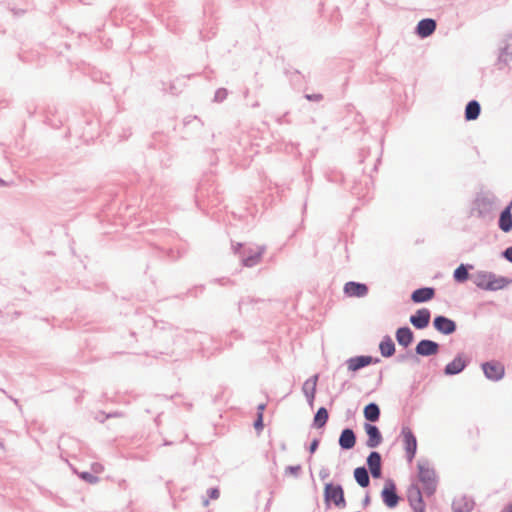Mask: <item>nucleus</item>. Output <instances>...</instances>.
Wrapping results in <instances>:
<instances>
[{
	"label": "nucleus",
	"instance_id": "obj_1",
	"mask_svg": "<svg viewBox=\"0 0 512 512\" xmlns=\"http://www.w3.org/2000/svg\"><path fill=\"white\" fill-rule=\"evenodd\" d=\"M498 203L499 199L494 193L490 191H483L477 194L474 200L473 210L478 218L491 219Z\"/></svg>",
	"mask_w": 512,
	"mask_h": 512
},
{
	"label": "nucleus",
	"instance_id": "obj_2",
	"mask_svg": "<svg viewBox=\"0 0 512 512\" xmlns=\"http://www.w3.org/2000/svg\"><path fill=\"white\" fill-rule=\"evenodd\" d=\"M418 478L423 484L424 493L426 496H432L437 490V476L433 468L430 467V463L426 459H420L417 463Z\"/></svg>",
	"mask_w": 512,
	"mask_h": 512
},
{
	"label": "nucleus",
	"instance_id": "obj_3",
	"mask_svg": "<svg viewBox=\"0 0 512 512\" xmlns=\"http://www.w3.org/2000/svg\"><path fill=\"white\" fill-rule=\"evenodd\" d=\"M266 250V246H257L253 247H244L241 243H237V245H233V251L235 254H239L241 257V262L245 267H254L256 266L262 258Z\"/></svg>",
	"mask_w": 512,
	"mask_h": 512
},
{
	"label": "nucleus",
	"instance_id": "obj_4",
	"mask_svg": "<svg viewBox=\"0 0 512 512\" xmlns=\"http://www.w3.org/2000/svg\"><path fill=\"white\" fill-rule=\"evenodd\" d=\"M324 501L326 504L333 503L338 508L346 506L344 489L340 484L326 483L324 487Z\"/></svg>",
	"mask_w": 512,
	"mask_h": 512
},
{
	"label": "nucleus",
	"instance_id": "obj_5",
	"mask_svg": "<svg viewBox=\"0 0 512 512\" xmlns=\"http://www.w3.org/2000/svg\"><path fill=\"white\" fill-rule=\"evenodd\" d=\"M381 498L383 503L390 509H393L398 505L400 497L397 494L396 484L392 479H387L385 481L384 487L381 491Z\"/></svg>",
	"mask_w": 512,
	"mask_h": 512
},
{
	"label": "nucleus",
	"instance_id": "obj_6",
	"mask_svg": "<svg viewBox=\"0 0 512 512\" xmlns=\"http://www.w3.org/2000/svg\"><path fill=\"white\" fill-rule=\"evenodd\" d=\"M407 499L414 512H425L423 495L418 484L412 483L407 489Z\"/></svg>",
	"mask_w": 512,
	"mask_h": 512
},
{
	"label": "nucleus",
	"instance_id": "obj_7",
	"mask_svg": "<svg viewBox=\"0 0 512 512\" xmlns=\"http://www.w3.org/2000/svg\"><path fill=\"white\" fill-rule=\"evenodd\" d=\"M481 368L483 370L485 377L491 381H499L505 375L504 365L496 360L482 363Z\"/></svg>",
	"mask_w": 512,
	"mask_h": 512
},
{
	"label": "nucleus",
	"instance_id": "obj_8",
	"mask_svg": "<svg viewBox=\"0 0 512 512\" xmlns=\"http://www.w3.org/2000/svg\"><path fill=\"white\" fill-rule=\"evenodd\" d=\"M470 358L464 353H458L454 359L444 367L446 376H454L460 374L469 365Z\"/></svg>",
	"mask_w": 512,
	"mask_h": 512
},
{
	"label": "nucleus",
	"instance_id": "obj_9",
	"mask_svg": "<svg viewBox=\"0 0 512 512\" xmlns=\"http://www.w3.org/2000/svg\"><path fill=\"white\" fill-rule=\"evenodd\" d=\"M401 434L403 435L407 461L411 463L417 451V439L412 430L408 427H403Z\"/></svg>",
	"mask_w": 512,
	"mask_h": 512
},
{
	"label": "nucleus",
	"instance_id": "obj_10",
	"mask_svg": "<svg viewBox=\"0 0 512 512\" xmlns=\"http://www.w3.org/2000/svg\"><path fill=\"white\" fill-rule=\"evenodd\" d=\"M433 327L443 335H451L457 330L456 322L444 315H437L434 317Z\"/></svg>",
	"mask_w": 512,
	"mask_h": 512
},
{
	"label": "nucleus",
	"instance_id": "obj_11",
	"mask_svg": "<svg viewBox=\"0 0 512 512\" xmlns=\"http://www.w3.org/2000/svg\"><path fill=\"white\" fill-rule=\"evenodd\" d=\"M379 358H374L370 355H360L351 357L346 361L349 371L356 372L368 365L379 363Z\"/></svg>",
	"mask_w": 512,
	"mask_h": 512
},
{
	"label": "nucleus",
	"instance_id": "obj_12",
	"mask_svg": "<svg viewBox=\"0 0 512 512\" xmlns=\"http://www.w3.org/2000/svg\"><path fill=\"white\" fill-rule=\"evenodd\" d=\"M431 319V311L428 308H420L409 318L412 326L418 330L425 329Z\"/></svg>",
	"mask_w": 512,
	"mask_h": 512
},
{
	"label": "nucleus",
	"instance_id": "obj_13",
	"mask_svg": "<svg viewBox=\"0 0 512 512\" xmlns=\"http://www.w3.org/2000/svg\"><path fill=\"white\" fill-rule=\"evenodd\" d=\"M439 349V343L430 339H422L417 343L415 353L418 356L429 357L436 355L439 352Z\"/></svg>",
	"mask_w": 512,
	"mask_h": 512
},
{
	"label": "nucleus",
	"instance_id": "obj_14",
	"mask_svg": "<svg viewBox=\"0 0 512 512\" xmlns=\"http://www.w3.org/2000/svg\"><path fill=\"white\" fill-rule=\"evenodd\" d=\"M368 472L374 479H378L382 475V457L377 451H371L366 459Z\"/></svg>",
	"mask_w": 512,
	"mask_h": 512
},
{
	"label": "nucleus",
	"instance_id": "obj_15",
	"mask_svg": "<svg viewBox=\"0 0 512 512\" xmlns=\"http://www.w3.org/2000/svg\"><path fill=\"white\" fill-rule=\"evenodd\" d=\"M512 60V31L506 34L499 47L498 62L507 65Z\"/></svg>",
	"mask_w": 512,
	"mask_h": 512
},
{
	"label": "nucleus",
	"instance_id": "obj_16",
	"mask_svg": "<svg viewBox=\"0 0 512 512\" xmlns=\"http://www.w3.org/2000/svg\"><path fill=\"white\" fill-rule=\"evenodd\" d=\"M364 430L368 436V439L366 441L367 447L376 448L382 443L383 437L379 428L376 425L371 423H365Z\"/></svg>",
	"mask_w": 512,
	"mask_h": 512
},
{
	"label": "nucleus",
	"instance_id": "obj_17",
	"mask_svg": "<svg viewBox=\"0 0 512 512\" xmlns=\"http://www.w3.org/2000/svg\"><path fill=\"white\" fill-rule=\"evenodd\" d=\"M348 297L363 298L368 294V286L365 283L349 281L344 285L343 289Z\"/></svg>",
	"mask_w": 512,
	"mask_h": 512
},
{
	"label": "nucleus",
	"instance_id": "obj_18",
	"mask_svg": "<svg viewBox=\"0 0 512 512\" xmlns=\"http://www.w3.org/2000/svg\"><path fill=\"white\" fill-rule=\"evenodd\" d=\"M437 28V23L432 18H424L417 23L415 32L420 38H427L432 35Z\"/></svg>",
	"mask_w": 512,
	"mask_h": 512
},
{
	"label": "nucleus",
	"instance_id": "obj_19",
	"mask_svg": "<svg viewBox=\"0 0 512 512\" xmlns=\"http://www.w3.org/2000/svg\"><path fill=\"white\" fill-rule=\"evenodd\" d=\"M510 283H512V279L507 278L505 276H498L495 273L491 272L489 281L485 284L486 291H498L506 288Z\"/></svg>",
	"mask_w": 512,
	"mask_h": 512
},
{
	"label": "nucleus",
	"instance_id": "obj_20",
	"mask_svg": "<svg viewBox=\"0 0 512 512\" xmlns=\"http://www.w3.org/2000/svg\"><path fill=\"white\" fill-rule=\"evenodd\" d=\"M339 446L342 450H350L356 444V434L351 428H344L338 439Z\"/></svg>",
	"mask_w": 512,
	"mask_h": 512
},
{
	"label": "nucleus",
	"instance_id": "obj_21",
	"mask_svg": "<svg viewBox=\"0 0 512 512\" xmlns=\"http://www.w3.org/2000/svg\"><path fill=\"white\" fill-rule=\"evenodd\" d=\"M474 506L473 498L466 495L455 498L452 502L453 512H471Z\"/></svg>",
	"mask_w": 512,
	"mask_h": 512
},
{
	"label": "nucleus",
	"instance_id": "obj_22",
	"mask_svg": "<svg viewBox=\"0 0 512 512\" xmlns=\"http://www.w3.org/2000/svg\"><path fill=\"white\" fill-rule=\"evenodd\" d=\"M435 289L433 287H421L414 290L411 294V300L414 303H425L433 299Z\"/></svg>",
	"mask_w": 512,
	"mask_h": 512
},
{
	"label": "nucleus",
	"instance_id": "obj_23",
	"mask_svg": "<svg viewBox=\"0 0 512 512\" xmlns=\"http://www.w3.org/2000/svg\"><path fill=\"white\" fill-rule=\"evenodd\" d=\"M396 341L400 346L407 348L414 341V333L408 326L399 327L395 333Z\"/></svg>",
	"mask_w": 512,
	"mask_h": 512
},
{
	"label": "nucleus",
	"instance_id": "obj_24",
	"mask_svg": "<svg viewBox=\"0 0 512 512\" xmlns=\"http://www.w3.org/2000/svg\"><path fill=\"white\" fill-rule=\"evenodd\" d=\"M317 381L318 375L316 374L307 379L302 386V391L310 404H312L315 398Z\"/></svg>",
	"mask_w": 512,
	"mask_h": 512
},
{
	"label": "nucleus",
	"instance_id": "obj_25",
	"mask_svg": "<svg viewBox=\"0 0 512 512\" xmlns=\"http://www.w3.org/2000/svg\"><path fill=\"white\" fill-rule=\"evenodd\" d=\"M379 351L385 358L392 357L395 354L396 347L389 335H385L379 343Z\"/></svg>",
	"mask_w": 512,
	"mask_h": 512
},
{
	"label": "nucleus",
	"instance_id": "obj_26",
	"mask_svg": "<svg viewBox=\"0 0 512 512\" xmlns=\"http://www.w3.org/2000/svg\"><path fill=\"white\" fill-rule=\"evenodd\" d=\"M364 418L371 424L377 422L380 418V408L375 402H371L364 407L363 410Z\"/></svg>",
	"mask_w": 512,
	"mask_h": 512
},
{
	"label": "nucleus",
	"instance_id": "obj_27",
	"mask_svg": "<svg viewBox=\"0 0 512 512\" xmlns=\"http://www.w3.org/2000/svg\"><path fill=\"white\" fill-rule=\"evenodd\" d=\"M481 113V105L477 100H471L465 107V119L467 121L476 120Z\"/></svg>",
	"mask_w": 512,
	"mask_h": 512
},
{
	"label": "nucleus",
	"instance_id": "obj_28",
	"mask_svg": "<svg viewBox=\"0 0 512 512\" xmlns=\"http://www.w3.org/2000/svg\"><path fill=\"white\" fill-rule=\"evenodd\" d=\"M471 269H473L471 264H460L453 272L454 280L458 283H464L471 277L469 274Z\"/></svg>",
	"mask_w": 512,
	"mask_h": 512
},
{
	"label": "nucleus",
	"instance_id": "obj_29",
	"mask_svg": "<svg viewBox=\"0 0 512 512\" xmlns=\"http://www.w3.org/2000/svg\"><path fill=\"white\" fill-rule=\"evenodd\" d=\"M498 226L505 233H508L512 230V213L509 212L508 209H503L501 211L499 215Z\"/></svg>",
	"mask_w": 512,
	"mask_h": 512
},
{
	"label": "nucleus",
	"instance_id": "obj_30",
	"mask_svg": "<svg viewBox=\"0 0 512 512\" xmlns=\"http://www.w3.org/2000/svg\"><path fill=\"white\" fill-rule=\"evenodd\" d=\"M354 478L359 486L366 488L370 484V477L367 468L364 466L357 467L354 470Z\"/></svg>",
	"mask_w": 512,
	"mask_h": 512
},
{
	"label": "nucleus",
	"instance_id": "obj_31",
	"mask_svg": "<svg viewBox=\"0 0 512 512\" xmlns=\"http://www.w3.org/2000/svg\"><path fill=\"white\" fill-rule=\"evenodd\" d=\"M490 273L488 271H477L471 275V279L478 288L486 290L485 284L489 281Z\"/></svg>",
	"mask_w": 512,
	"mask_h": 512
},
{
	"label": "nucleus",
	"instance_id": "obj_32",
	"mask_svg": "<svg viewBox=\"0 0 512 512\" xmlns=\"http://www.w3.org/2000/svg\"><path fill=\"white\" fill-rule=\"evenodd\" d=\"M328 419V410L325 407H320L314 415L313 426L318 429L322 428L326 425Z\"/></svg>",
	"mask_w": 512,
	"mask_h": 512
},
{
	"label": "nucleus",
	"instance_id": "obj_33",
	"mask_svg": "<svg viewBox=\"0 0 512 512\" xmlns=\"http://www.w3.org/2000/svg\"><path fill=\"white\" fill-rule=\"evenodd\" d=\"M79 477L84 480L85 482L87 483H90V484H95L98 482L99 478L93 474H91L90 472H81L79 474Z\"/></svg>",
	"mask_w": 512,
	"mask_h": 512
},
{
	"label": "nucleus",
	"instance_id": "obj_34",
	"mask_svg": "<svg viewBox=\"0 0 512 512\" xmlns=\"http://www.w3.org/2000/svg\"><path fill=\"white\" fill-rule=\"evenodd\" d=\"M301 470L302 468L300 465H290L285 468V473L297 478L299 477Z\"/></svg>",
	"mask_w": 512,
	"mask_h": 512
},
{
	"label": "nucleus",
	"instance_id": "obj_35",
	"mask_svg": "<svg viewBox=\"0 0 512 512\" xmlns=\"http://www.w3.org/2000/svg\"><path fill=\"white\" fill-rule=\"evenodd\" d=\"M228 91L225 88H219L214 95V101L222 102L226 99Z\"/></svg>",
	"mask_w": 512,
	"mask_h": 512
},
{
	"label": "nucleus",
	"instance_id": "obj_36",
	"mask_svg": "<svg viewBox=\"0 0 512 512\" xmlns=\"http://www.w3.org/2000/svg\"><path fill=\"white\" fill-rule=\"evenodd\" d=\"M263 427H264V424H263V414H262V412H257V418L254 421V428L257 431H259V430H262Z\"/></svg>",
	"mask_w": 512,
	"mask_h": 512
},
{
	"label": "nucleus",
	"instance_id": "obj_37",
	"mask_svg": "<svg viewBox=\"0 0 512 512\" xmlns=\"http://www.w3.org/2000/svg\"><path fill=\"white\" fill-rule=\"evenodd\" d=\"M208 497L212 500H216L220 496V491L217 487H213L207 490Z\"/></svg>",
	"mask_w": 512,
	"mask_h": 512
},
{
	"label": "nucleus",
	"instance_id": "obj_38",
	"mask_svg": "<svg viewBox=\"0 0 512 512\" xmlns=\"http://www.w3.org/2000/svg\"><path fill=\"white\" fill-rule=\"evenodd\" d=\"M501 256L508 262L512 263V246H509L503 250Z\"/></svg>",
	"mask_w": 512,
	"mask_h": 512
},
{
	"label": "nucleus",
	"instance_id": "obj_39",
	"mask_svg": "<svg viewBox=\"0 0 512 512\" xmlns=\"http://www.w3.org/2000/svg\"><path fill=\"white\" fill-rule=\"evenodd\" d=\"M319 443H320V440L315 438L311 441L309 447H308V450L311 454H313L314 452H316V450L318 449L319 447Z\"/></svg>",
	"mask_w": 512,
	"mask_h": 512
},
{
	"label": "nucleus",
	"instance_id": "obj_40",
	"mask_svg": "<svg viewBox=\"0 0 512 512\" xmlns=\"http://www.w3.org/2000/svg\"><path fill=\"white\" fill-rule=\"evenodd\" d=\"M305 98L309 101H321L323 96L321 94H305Z\"/></svg>",
	"mask_w": 512,
	"mask_h": 512
},
{
	"label": "nucleus",
	"instance_id": "obj_41",
	"mask_svg": "<svg viewBox=\"0 0 512 512\" xmlns=\"http://www.w3.org/2000/svg\"><path fill=\"white\" fill-rule=\"evenodd\" d=\"M330 476V471L326 467H322L319 471V477L321 480H325Z\"/></svg>",
	"mask_w": 512,
	"mask_h": 512
},
{
	"label": "nucleus",
	"instance_id": "obj_42",
	"mask_svg": "<svg viewBox=\"0 0 512 512\" xmlns=\"http://www.w3.org/2000/svg\"><path fill=\"white\" fill-rule=\"evenodd\" d=\"M370 504V496L369 494L367 493L362 501V505L363 507H367L368 505Z\"/></svg>",
	"mask_w": 512,
	"mask_h": 512
},
{
	"label": "nucleus",
	"instance_id": "obj_43",
	"mask_svg": "<svg viewBox=\"0 0 512 512\" xmlns=\"http://www.w3.org/2000/svg\"><path fill=\"white\" fill-rule=\"evenodd\" d=\"M92 469H93V471H94V472L98 473V472H100V471H101V469H102V465H101V464H99V463H94V464L92 465Z\"/></svg>",
	"mask_w": 512,
	"mask_h": 512
},
{
	"label": "nucleus",
	"instance_id": "obj_44",
	"mask_svg": "<svg viewBox=\"0 0 512 512\" xmlns=\"http://www.w3.org/2000/svg\"><path fill=\"white\" fill-rule=\"evenodd\" d=\"M501 512H512V504L506 505Z\"/></svg>",
	"mask_w": 512,
	"mask_h": 512
},
{
	"label": "nucleus",
	"instance_id": "obj_45",
	"mask_svg": "<svg viewBox=\"0 0 512 512\" xmlns=\"http://www.w3.org/2000/svg\"><path fill=\"white\" fill-rule=\"evenodd\" d=\"M264 408H265V405L264 404H260V405H258L257 410H258V412H262L263 413Z\"/></svg>",
	"mask_w": 512,
	"mask_h": 512
},
{
	"label": "nucleus",
	"instance_id": "obj_46",
	"mask_svg": "<svg viewBox=\"0 0 512 512\" xmlns=\"http://www.w3.org/2000/svg\"><path fill=\"white\" fill-rule=\"evenodd\" d=\"M504 209H508L509 212H511V210H512V199L510 200L509 204Z\"/></svg>",
	"mask_w": 512,
	"mask_h": 512
},
{
	"label": "nucleus",
	"instance_id": "obj_47",
	"mask_svg": "<svg viewBox=\"0 0 512 512\" xmlns=\"http://www.w3.org/2000/svg\"><path fill=\"white\" fill-rule=\"evenodd\" d=\"M405 355H400L398 356V361L401 362V361H404L405 360Z\"/></svg>",
	"mask_w": 512,
	"mask_h": 512
},
{
	"label": "nucleus",
	"instance_id": "obj_48",
	"mask_svg": "<svg viewBox=\"0 0 512 512\" xmlns=\"http://www.w3.org/2000/svg\"><path fill=\"white\" fill-rule=\"evenodd\" d=\"M0 449L5 450V444L3 441L0 440Z\"/></svg>",
	"mask_w": 512,
	"mask_h": 512
},
{
	"label": "nucleus",
	"instance_id": "obj_49",
	"mask_svg": "<svg viewBox=\"0 0 512 512\" xmlns=\"http://www.w3.org/2000/svg\"><path fill=\"white\" fill-rule=\"evenodd\" d=\"M0 449L5 450V444L3 441L0 440Z\"/></svg>",
	"mask_w": 512,
	"mask_h": 512
},
{
	"label": "nucleus",
	"instance_id": "obj_50",
	"mask_svg": "<svg viewBox=\"0 0 512 512\" xmlns=\"http://www.w3.org/2000/svg\"><path fill=\"white\" fill-rule=\"evenodd\" d=\"M243 304H244V301H243V300H241V301L239 302V309H240V310L242 309Z\"/></svg>",
	"mask_w": 512,
	"mask_h": 512
},
{
	"label": "nucleus",
	"instance_id": "obj_51",
	"mask_svg": "<svg viewBox=\"0 0 512 512\" xmlns=\"http://www.w3.org/2000/svg\"><path fill=\"white\" fill-rule=\"evenodd\" d=\"M208 504H209V500H208V499H205V500L203 501V505H204V506H207Z\"/></svg>",
	"mask_w": 512,
	"mask_h": 512
}]
</instances>
